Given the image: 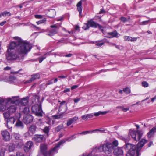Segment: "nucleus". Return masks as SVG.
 Listing matches in <instances>:
<instances>
[{
	"label": "nucleus",
	"mask_w": 156,
	"mask_h": 156,
	"mask_svg": "<svg viewBox=\"0 0 156 156\" xmlns=\"http://www.w3.org/2000/svg\"><path fill=\"white\" fill-rule=\"evenodd\" d=\"M123 147L128 150L126 154V156H140L139 152L136 150V146L129 143H127Z\"/></svg>",
	"instance_id": "obj_5"
},
{
	"label": "nucleus",
	"mask_w": 156,
	"mask_h": 156,
	"mask_svg": "<svg viewBox=\"0 0 156 156\" xmlns=\"http://www.w3.org/2000/svg\"><path fill=\"white\" fill-rule=\"evenodd\" d=\"M23 112L25 114H27L29 112V108L27 107H25L23 109Z\"/></svg>",
	"instance_id": "obj_41"
},
{
	"label": "nucleus",
	"mask_w": 156,
	"mask_h": 156,
	"mask_svg": "<svg viewBox=\"0 0 156 156\" xmlns=\"http://www.w3.org/2000/svg\"><path fill=\"white\" fill-rule=\"evenodd\" d=\"M7 98L5 100L2 97H0V104H1L2 103L4 102V101H5V103L6 104H7L9 103H6V100Z\"/></svg>",
	"instance_id": "obj_45"
},
{
	"label": "nucleus",
	"mask_w": 156,
	"mask_h": 156,
	"mask_svg": "<svg viewBox=\"0 0 156 156\" xmlns=\"http://www.w3.org/2000/svg\"><path fill=\"white\" fill-rule=\"evenodd\" d=\"M107 34V37L111 38L113 37H119L118 35L119 34L116 30H115L112 32L108 33Z\"/></svg>",
	"instance_id": "obj_20"
},
{
	"label": "nucleus",
	"mask_w": 156,
	"mask_h": 156,
	"mask_svg": "<svg viewBox=\"0 0 156 156\" xmlns=\"http://www.w3.org/2000/svg\"><path fill=\"white\" fill-rule=\"evenodd\" d=\"M32 112L35 114L36 115L42 116V110L41 106L38 104H35L32 106L31 108Z\"/></svg>",
	"instance_id": "obj_8"
},
{
	"label": "nucleus",
	"mask_w": 156,
	"mask_h": 156,
	"mask_svg": "<svg viewBox=\"0 0 156 156\" xmlns=\"http://www.w3.org/2000/svg\"><path fill=\"white\" fill-rule=\"evenodd\" d=\"M33 145V143L31 141H28L25 144L24 147V150L25 152L29 151Z\"/></svg>",
	"instance_id": "obj_11"
},
{
	"label": "nucleus",
	"mask_w": 156,
	"mask_h": 156,
	"mask_svg": "<svg viewBox=\"0 0 156 156\" xmlns=\"http://www.w3.org/2000/svg\"><path fill=\"white\" fill-rule=\"evenodd\" d=\"M50 27L51 29L48 34V36H51L58 33L59 27L56 24L51 25Z\"/></svg>",
	"instance_id": "obj_9"
},
{
	"label": "nucleus",
	"mask_w": 156,
	"mask_h": 156,
	"mask_svg": "<svg viewBox=\"0 0 156 156\" xmlns=\"http://www.w3.org/2000/svg\"><path fill=\"white\" fill-rule=\"evenodd\" d=\"M155 99H156V95L154 97L151 98V101L153 102Z\"/></svg>",
	"instance_id": "obj_62"
},
{
	"label": "nucleus",
	"mask_w": 156,
	"mask_h": 156,
	"mask_svg": "<svg viewBox=\"0 0 156 156\" xmlns=\"http://www.w3.org/2000/svg\"><path fill=\"white\" fill-rule=\"evenodd\" d=\"M20 57V56L16 50L15 49L7 50L6 58L8 60H15Z\"/></svg>",
	"instance_id": "obj_6"
},
{
	"label": "nucleus",
	"mask_w": 156,
	"mask_h": 156,
	"mask_svg": "<svg viewBox=\"0 0 156 156\" xmlns=\"http://www.w3.org/2000/svg\"><path fill=\"white\" fill-rule=\"evenodd\" d=\"M78 119V117H74L72 118H70L67 121V126H70L74 122L76 121Z\"/></svg>",
	"instance_id": "obj_26"
},
{
	"label": "nucleus",
	"mask_w": 156,
	"mask_h": 156,
	"mask_svg": "<svg viewBox=\"0 0 156 156\" xmlns=\"http://www.w3.org/2000/svg\"><path fill=\"white\" fill-rule=\"evenodd\" d=\"M13 136L16 140L19 141V142L17 143L18 144L20 145L23 144L22 140L20 139V136L19 134L15 133L13 134Z\"/></svg>",
	"instance_id": "obj_21"
},
{
	"label": "nucleus",
	"mask_w": 156,
	"mask_h": 156,
	"mask_svg": "<svg viewBox=\"0 0 156 156\" xmlns=\"http://www.w3.org/2000/svg\"><path fill=\"white\" fill-rule=\"evenodd\" d=\"M89 28V26L88 25L87 23L85 24V25L83 27V28L84 29V30H87Z\"/></svg>",
	"instance_id": "obj_48"
},
{
	"label": "nucleus",
	"mask_w": 156,
	"mask_h": 156,
	"mask_svg": "<svg viewBox=\"0 0 156 156\" xmlns=\"http://www.w3.org/2000/svg\"><path fill=\"white\" fill-rule=\"evenodd\" d=\"M108 111L101 112V111L98 112L94 113V115L96 116H98L100 115H105L108 112Z\"/></svg>",
	"instance_id": "obj_34"
},
{
	"label": "nucleus",
	"mask_w": 156,
	"mask_h": 156,
	"mask_svg": "<svg viewBox=\"0 0 156 156\" xmlns=\"http://www.w3.org/2000/svg\"><path fill=\"white\" fill-rule=\"evenodd\" d=\"M73 136H71L70 137H67L66 138V141H70L71 140H72V138L73 137Z\"/></svg>",
	"instance_id": "obj_55"
},
{
	"label": "nucleus",
	"mask_w": 156,
	"mask_h": 156,
	"mask_svg": "<svg viewBox=\"0 0 156 156\" xmlns=\"http://www.w3.org/2000/svg\"><path fill=\"white\" fill-rule=\"evenodd\" d=\"M30 78L32 81L35 80H36L39 79L40 77V75L38 73H37L34 74L32 75L31 76Z\"/></svg>",
	"instance_id": "obj_28"
},
{
	"label": "nucleus",
	"mask_w": 156,
	"mask_h": 156,
	"mask_svg": "<svg viewBox=\"0 0 156 156\" xmlns=\"http://www.w3.org/2000/svg\"><path fill=\"white\" fill-rule=\"evenodd\" d=\"M113 153L115 155H122L123 154V151L121 148L119 147H118L115 149V148L113 149Z\"/></svg>",
	"instance_id": "obj_15"
},
{
	"label": "nucleus",
	"mask_w": 156,
	"mask_h": 156,
	"mask_svg": "<svg viewBox=\"0 0 156 156\" xmlns=\"http://www.w3.org/2000/svg\"><path fill=\"white\" fill-rule=\"evenodd\" d=\"M124 41H136L137 38H133L130 36H125L124 37Z\"/></svg>",
	"instance_id": "obj_23"
},
{
	"label": "nucleus",
	"mask_w": 156,
	"mask_h": 156,
	"mask_svg": "<svg viewBox=\"0 0 156 156\" xmlns=\"http://www.w3.org/2000/svg\"><path fill=\"white\" fill-rule=\"evenodd\" d=\"M11 15V14L9 12L7 11H5L2 12L0 14V17H1L2 16L4 17L6 16H10Z\"/></svg>",
	"instance_id": "obj_33"
},
{
	"label": "nucleus",
	"mask_w": 156,
	"mask_h": 156,
	"mask_svg": "<svg viewBox=\"0 0 156 156\" xmlns=\"http://www.w3.org/2000/svg\"><path fill=\"white\" fill-rule=\"evenodd\" d=\"M48 14L49 15V17L53 18L55 15V11L54 9H51L49 11Z\"/></svg>",
	"instance_id": "obj_31"
},
{
	"label": "nucleus",
	"mask_w": 156,
	"mask_h": 156,
	"mask_svg": "<svg viewBox=\"0 0 156 156\" xmlns=\"http://www.w3.org/2000/svg\"><path fill=\"white\" fill-rule=\"evenodd\" d=\"M143 133L139 130L135 131L130 130L129 135L131 136L136 141L139 140L142 137Z\"/></svg>",
	"instance_id": "obj_7"
},
{
	"label": "nucleus",
	"mask_w": 156,
	"mask_h": 156,
	"mask_svg": "<svg viewBox=\"0 0 156 156\" xmlns=\"http://www.w3.org/2000/svg\"><path fill=\"white\" fill-rule=\"evenodd\" d=\"M13 38L17 41L18 45L16 47V51L20 57L30 51L32 46L29 42L22 40L18 37H15Z\"/></svg>",
	"instance_id": "obj_1"
},
{
	"label": "nucleus",
	"mask_w": 156,
	"mask_h": 156,
	"mask_svg": "<svg viewBox=\"0 0 156 156\" xmlns=\"http://www.w3.org/2000/svg\"><path fill=\"white\" fill-rule=\"evenodd\" d=\"M87 23H88V25L89 26V27H91L94 28H96L98 27L100 28L101 27L98 23L91 20L88 21Z\"/></svg>",
	"instance_id": "obj_17"
},
{
	"label": "nucleus",
	"mask_w": 156,
	"mask_h": 156,
	"mask_svg": "<svg viewBox=\"0 0 156 156\" xmlns=\"http://www.w3.org/2000/svg\"><path fill=\"white\" fill-rule=\"evenodd\" d=\"M147 142V140L144 139H142L138 143L137 146V150H140L141 148L144 145V144Z\"/></svg>",
	"instance_id": "obj_18"
},
{
	"label": "nucleus",
	"mask_w": 156,
	"mask_h": 156,
	"mask_svg": "<svg viewBox=\"0 0 156 156\" xmlns=\"http://www.w3.org/2000/svg\"><path fill=\"white\" fill-rule=\"evenodd\" d=\"M11 69V68L9 66H7L6 67L4 68V70H9Z\"/></svg>",
	"instance_id": "obj_64"
},
{
	"label": "nucleus",
	"mask_w": 156,
	"mask_h": 156,
	"mask_svg": "<svg viewBox=\"0 0 156 156\" xmlns=\"http://www.w3.org/2000/svg\"><path fill=\"white\" fill-rule=\"evenodd\" d=\"M33 119V116L30 115H29L24 117L23 121L25 123L29 124L32 122Z\"/></svg>",
	"instance_id": "obj_12"
},
{
	"label": "nucleus",
	"mask_w": 156,
	"mask_h": 156,
	"mask_svg": "<svg viewBox=\"0 0 156 156\" xmlns=\"http://www.w3.org/2000/svg\"><path fill=\"white\" fill-rule=\"evenodd\" d=\"M75 30L76 31H79L80 30L79 26L77 25L75 27Z\"/></svg>",
	"instance_id": "obj_63"
},
{
	"label": "nucleus",
	"mask_w": 156,
	"mask_h": 156,
	"mask_svg": "<svg viewBox=\"0 0 156 156\" xmlns=\"http://www.w3.org/2000/svg\"><path fill=\"white\" fill-rule=\"evenodd\" d=\"M82 119H83V120H85V119L87 120L88 119L87 114L83 116H82Z\"/></svg>",
	"instance_id": "obj_53"
},
{
	"label": "nucleus",
	"mask_w": 156,
	"mask_h": 156,
	"mask_svg": "<svg viewBox=\"0 0 156 156\" xmlns=\"http://www.w3.org/2000/svg\"><path fill=\"white\" fill-rule=\"evenodd\" d=\"M16 121L15 119L13 117H11L7 119V124L8 127L9 128H11L12 125H13Z\"/></svg>",
	"instance_id": "obj_13"
},
{
	"label": "nucleus",
	"mask_w": 156,
	"mask_h": 156,
	"mask_svg": "<svg viewBox=\"0 0 156 156\" xmlns=\"http://www.w3.org/2000/svg\"><path fill=\"white\" fill-rule=\"evenodd\" d=\"M123 91L127 94H129L130 92V88H123Z\"/></svg>",
	"instance_id": "obj_43"
},
{
	"label": "nucleus",
	"mask_w": 156,
	"mask_h": 156,
	"mask_svg": "<svg viewBox=\"0 0 156 156\" xmlns=\"http://www.w3.org/2000/svg\"><path fill=\"white\" fill-rule=\"evenodd\" d=\"M2 135L3 137V139L6 141L10 140V137L9 133L7 131H3L2 132Z\"/></svg>",
	"instance_id": "obj_14"
},
{
	"label": "nucleus",
	"mask_w": 156,
	"mask_h": 156,
	"mask_svg": "<svg viewBox=\"0 0 156 156\" xmlns=\"http://www.w3.org/2000/svg\"><path fill=\"white\" fill-rule=\"evenodd\" d=\"M129 108H124L123 107L122 108V110L124 112H126L128 110H129Z\"/></svg>",
	"instance_id": "obj_56"
},
{
	"label": "nucleus",
	"mask_w": 156,
	"mask_h": 156,
	"mask_svg": "<svg viewBox=\"0 0 156 156\" xmlns=\"http://www.w3.org/2000/svg\"><path fill=\"white\" fill-rule=\"evenodd\" d=\"M44 137L42 135H35L32 138V140L36 142L39 143L44 140Z\"/></svg>",
	"instance_id": "obj_10"
},
{
	"label": "nucleus",
	"mask_w": 156,
	"mask_h": 156,
	"mask_svg": "<svg viewBox=\"0 0 156 156\" xmlns=\"http://www.w3.org/2000/svg\"><path fill=\"white\" fill-rule=\"evenodd\" d=\"M35 17L36 18H42L43 16L41 15H35Z\"/></svg>",
	"instance_id": "obj_52"
},
{
	"label": "nucleus",
	"mask_w": 156,
	"mask_h": 156,
	"mask_svg": "<svg viewBox=\"0 0 156 156\" xmlns=\"http://www.w3.org/2000/svg\"><path fill=\"white\" fill-rule=\"evenodd\" d=\"M98 147H96L92 150L90 153L87 155L86 154H84L82 156H98L97 155H95L94 154L95 152H98Z\"/></svg>",
	"instance_id": "obj_25"
},
{
	"label": "nucleus",
	"mask_w": 156,
	"mask_h": 156,
	"mask_svg": "<svg viewBox=\"0 0 156 156\" xmlns=\"http://www.w3.org/2000/svg\"><path fill=\"white\" fill-rule=\"evenodd\" d=\"M118 145V142L117 140H114L112 142H107L101 144L100 146L98 147V149L101 152H103L106 154L111 153L113 149H114Z\"/></svg>",
	"instance_id": "obj_2"
},
{
	"label": "nucleus",
	"mask_w": 156,
	"mask_h": 156,
	"mask_svg": "<svg viewBox=\"0 0 156 156\" xmlns=\"http://www.w3.org/2000/svg\"><path fill=\"white\" fill-rule=\"evenodd\" d=\"M63 124H61L55 128V131L56 132H58L63 128Z\"/></svg>",
	"instance_id": "obj_38"
},
{
	"label": "nucleus",
	"mask_w": 156,
	"mask_h": 156,
	"mask_svg": "<svg viewBox=\"0 0 156 156\" xmlns=\"http://www.w3.org/2000/svg\"><path fill=\"white\" fill-rule=\"evenodd\" d=\"M15 145L13 144H10L9 146L8 149L9 151H13L15 149Z\"/></svg>",
	"instance_id": "obj_35"
},
{
	"label": "nucleus",
	"mask_w": 156,
	"mask_h": 156,
	"mask_svg": "<svg viewBox=\"0 0 156 156\" xmlns=\"http://www.w3.org/2000/svg\"><path fill=\"white\" fill-rule=\"evenodd\" d=\"M150 20H149L147 21H143L141 23H140L141 25H146L150 21Z\"/></svg>",
	"instance_id": "obj_50"
},
{
	"label": "nucleus",
	"mask_w": 156,
	"mask_h": 156,
	"mask_svg": "<svg viewBox=\"0 0 156 156\" xmlns=\"http://www.w3.org/2000/svg\"><path fill=\"white\" fill-rule=\"evenodd\" d=\"M119 20L123 22H125L128 21V20L124 17H121L120 18Z\"/></svg>",
	"instance_id": "obj_42"
},
{
	"label": "nucleus",
	"mask_w": 156,
	"mask_h": 156,
	"mask_svg": "<svg viewBox=\"0 0 156 156\" xmlns=\"http://www.w3.org/2000/svg\"><path fill=\"white\" fill-rule=\"evenodd\" d=\"M17 108V106L16 105H12L8 108V112L11 114L15 112Z\"/></svg>",
	"instance_id": "obj_19"
},
{
	"label": "nucleus",
	"mask_w": 156,
	"mask_h": 156,
	"mask_svg": "<svg viewBox=\"0 0 156 156\" xmlns=\"http://www.w3.org/2000/svg\"><path fill=\"white\" fill-rule=\"evenodd\" d=\"M65 103H66L65 101H63L60 103V107H59V111H62V109H61V108H62L61 106L63 105V104Z\"/></svg>",
	"instance_id": "obj_51"
},
{
	"label": "nucleus",
	"mask_w": 156,
	"mask_h": 156,
	"mask_svg": "<svg viewBox=\"0 0 156 156\" xmlns=\"http://www.w3.org/2000/svg\"><path fill=\"white\" fill-rule=\"evenodd\" d=\"M15 126L17 128L22 129L23 128L24 125L21 121L18 119L15 124Z\"/></svg>",
	"instance_id": "obj_24"
},
{
	"label": "nucleus",
	"mask_w": 156,
	"mask_h": 156,
	"mask_svg": "<svg viewBox=\"0 0 156 156\" xmlns=\"http://www.w3.org/2000/svg\"><path fill=\"white\" fill-rule=\"evenodd\" d=\"M49 131V129L47 126L45 127L43 129V131L44 133H48Z\"/></svg>",
	"instance_id": "obj_44"
},
{
	"label": "nucleus",
	"mask_w": 156,
	"mask_h": 156,
	"mask_svg": "<svg viewBox=\"0 0 156 156\" xmlns=\"http://www.w3.org/2000/svg\"><path fill=\"white\" fill-rule=\"evenodd\" d=\"M46 58V56H44V55L41 58H39V63H41Z\"/></svg>",
	"instance_id": "obj_49"
},
{
	"label": "nucleus",
	"mask_w": 156,
	"mask_h": 156,
	"mask_svg": "<svg viewBox=\"0 0 156 156\" xmlns=\"http://www.w3.org/2000/svg\"><path fill=\"white\" fill-rule=\"evenodd\" d=\"M98 130H99V129H96L95 130H93L91 132H90V131H85L82 132L80 133L79 134H87V133H93L94 131H98Z\"/></svg>",
	"instance_id": "obj_39"
},
{
	"label": "nucleus",
	"mask_w": 156,
	"mask_h": 156,
	"mask_svg": "<svg viewBox=\"0 0 156 156\" xmlns=\"http://www.w3.org/2000/svg\"><path fill=\"white\" fill-rule=\"evenodd\" d=\"M142 85L144 87H148V84L146 81H143L142 82Z\"/></svg>",
	"instance_id": "obj_46"
},
{
	"label": "nucleus",
	"mask_w": 156,
	"mask_h": 156,
	"mask_svg": "<svg viewBox=\"0 0 156 156\" xmlns=\"http://www.w3.org/2000/svg\"><path fill=\"white\" fill-rule=\"evenodd\" d=\"M7 108L6 105H2L0 106V111H5Z\"/></svg>",
	"instance_id": "obj_40"
},
{
	"label": "nucleus",
	"mask_w": 156,
	"mask_h": 156,
	"mask_svg": "<svg viewBox=\"0 0 156 156\" xmlns=\"http://www.w3.org/2000/svg\"><path fill=\"white\" fill-rule=\"evenodd\" d=\"M109 45H110V46H115L116 48H118V46L117 45H116L115 44H114V43H109Z\"/></svg>",
	"instance_id": "obj_58"
},
{
	"label": "nucleus",
	"mask_w": 156,
	"mask_h": 156,
	"mask_svg": "<svg viewBox=\"0 0 156 156\" xmlns=\"http://www.w3.org/2000/svg\"><path fill=\"white\" fill-rule=\"evenodd\" d=\"M10 113H9V112H4L3 113L4 117L5 119H8L9 118V117H10Z\"/></svg>",
	"instance_id": "obj_37"
},
{
	"label": "nucleus",
	"mask_w": 156,
	"mask_h": 156,
	"mask_svg": "<svg viewBox=\"0 0 156 156\" xmlns=\"http://www.w3.org/2000/svg\"><path fill=\"white\" fill-rule=\"evenodd\" d=\"M87 117L88 118H91L93 116V115L92 114H87Z\"/></svg>",
	"instance_id": "obj_59"
},
{
	"label": "nucleus",
	"mask_w": 156,
	"mask_h": 156,
	"mask_svg": "<svg viewBox=\"0 0 156 156\" xmlns=\"http://www.w3.org/2000/svg\"><path fill=\"white\" fill-rule=\"evenodd\" d=\"M31 101L32 103H35V105L38 104L39 102V96L36 95L33 96L32 98Z\"/></svg>",
	"instance_id": "obj_22"
},
{
	"label": "nucleus",
	"mask_w": 156,
	"mask_h": 156,
	"mask_svg": "<svg viewBox=\"0 0 156 156\" xmlns=\"http://www.w3.org/2000/svg\"><path fill=\"white\" fill-rule=\"evenodd\" d=\"M122 138L121 139L125 141H126L127 140H128V139H127L126 137H121Z\"/></svg>",
	"instance_id": "obj_60"
},
{
	"label": "nucleus",
	"mask_w": 156,
	"mask_h": 156,
	"mask_svg": "<svg viewBox=\"0 0 156 156\" xmlns=\"http://www.w3.org/2000/svg\"><path fill=\"white\" fill-rule=\"evenodd\" d=\"M16 79V78L12 76H10L6 79V82L12 83Z\"/></svg>",
	"instance_id": "obj_29"
},
{
	"label": "nucleus",
	"mask_w": 156,
	"mask_h": 156,
	"mask_svg": "<svg viewBox=\"0 0 156 156\" xmlns=\"http://www.w3.org/2000/svg\"><path fill=\"white\" fill-rule=\"evenodd\" d=\"M37 127L34 125L31 126L29 128V131L32 133L33 134L35 133Z\"/></svg>",
	"instance_id": "obj_30"
},
{
	"label": "nucleus",
	"mask_w": 156,
	"mask_h": 156,
	"mask_svg": "<svg viewBox=\"0 0 156 156\" xmlns=\"http://www.w3.org/2000/svg\"><path fill=\"white\" fill-rule=\"evenodd\" d=\"M83 0H81L79 1L76 5L77 10L79 12V15L80 16L82 17V2Z\"/></svg>",
	"instance_id": "obj_16"
},
{
	"label": "nucleus",
	"mask_w": 156,
	"mask_h": 156,
	"mask_svg": "<svg viewBox=\"0 0 156 156\" xmlns=\"http://www.w3.org/2000/svg\"><path fill=\"white\" fill-rule=\"evenodd\" d=\"M46 21L45 19H44L43 20L38 21L37 22V24H40L44 23Z\"/></svg>",
	"instance_id": "obj_47"
},
{
	"label": "nucleus",
	"mask_w": 156,
	"mask_h": 156,
	"mask_svg": "<svg viewBox=\"0 0 156 156\" xmlns=\"http://www.w3.org/2000/svg\"><path fill=\"white\" fill-rule=\"evenodd\" d=\"M32 82V81H31V79H30L29 80H27L25 81L24 83L25 84H27V83H30L31 82Z\"/></svg>",
	"instance_id": "obj_57"
},
{
	"label": "nucleus",
	"mask_w": 156,
	"mask_h": 156,
	"mask_svg": "<svg viewBox=\"0 0 156 156\" xmlns=\"http://www.w3.org/2000/svg\"><path fill=\"white\" fill-rule=\"evenodd\" d=\"M29 98L26 97L20 100L18 96L12 97L8 98L6 100V103L15 104L21 105L22 106L26 105L28 101Z\"/></svg>",
	"instance_id": "obj_4"
},
{
	"label": "nucleus",
	"mask_w": 156,
	"mask_h": 156,
	"mask_svg": "<svg viewBox=\"0 0 156 156\" xmlns=\"http://www.w3.org/2000/svg\"><path fill=\"white\" fill-rule=\"evenodd\" d=\"M72 55H73V54H72L70 53L68 54L65 55H64V56H65L66 57H71Z\"/></svg>",
	"instance_id": "obj_61"
},
{
	"label": "nucleus",
	"mask_w": 156,
	"mask_h": 156,
	"mask_svg": "<svg viewBox=\"0 0 156 156\" xmlns=\"http://www.w3.org/2000/svg\"><path fill=\"white\" fill-rule=\"evenodd\" d=\"M65 142V140H61L58 142L57 144L48 152H47V147L46 144H41L40 146V152L44 156H51L56 152L58 149L61 146H62L63 144Z\"/></svg>",
	"instance_id": "obj_3"
},
{
	"label": "nucleus",
	"mask_w": 156,
	"mask_h": 156,
	"mask_svg": "<svg viewBox=\"0 0 156 156\" xmlns=\"http://www.w3.org/2000/svg\"><path fill=\"white\" fill-rule=\"evenodd\" d=\"M17 42L16 43L14 42H11L9 46V48L8 49H15V48H16L17 45Z\"/></svg>",
	"instance_id": "obj_27"
},
{
	"label": "nucleus",
	"mask_w": 156,
	"mask_h": 156,
	"mask_svg": "<svg viewBox=\"0 0 156 156\" xmlns=\"http://www.w3.org/2000/svg\"><path fill=\"white\" fill-rule=\"evenodd\" d=\"M156 132V126L153 128L148 133V135L149 137L151 136L155 132Z\"/></svg>",
	"instance_id": "obj_32"
},
{
	"label": "nucleus",
	"mask_w": 156,
	"mask_h": 156,
	"mask_svg": "<svg viewBox=\"0 0 156 156\" xmlns=\"http://www.w3.org/2000/svg\"><path fill=\"white\" fill-rule=\"evenodd\" d=\"M5 148L4 147H0V156H4Z\"/></svg>",
	"instance_id": "obj_36"
},
{
	"label": "nucleus",
	"mask_w": 156,
	"mask_h": 156,
	"mask_svg": "<svg viewBox=\"0 0 156 156\" xmlns=\"http://www.w3.org/2000/svg\"><path fill=\"white\" fill-rule=\"evenodd\" d=\"M104 44V43L98 42V43H97L96 44V45L98 47H101V46H102V45H103Z\"/></svg>",
	"instance_id": "obj_54"
}]
</instances>
